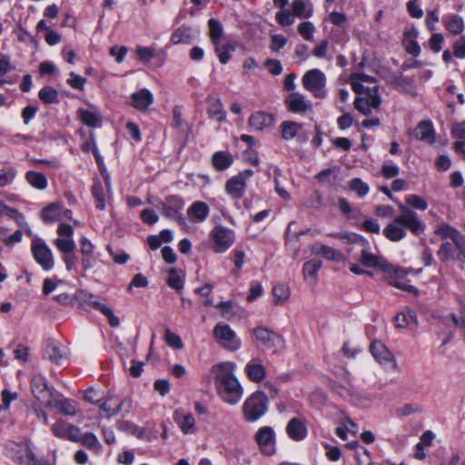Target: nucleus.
I'll list each match as a JSON object with an SVG mask.
<instances>
[{
    "label": "nucleus",
    "mask_w": 465,
    "mask_h": 465,
    "mask_svg": "<svg viewBox=\"0 0 465 465\" xmlns=\"http://www.w3.org/2000/svg\"><path fill=\"white\" fill-rule=\"evenodd\" d=\"M31 391L34 396L43 404H49L53 397L51 388L46 384L44 376L36 374L31 380Z\"/></svg>",
    "instance_id": "dca6fc26"
},
{
    "label": "nucleus",
    "mask_w": 465,
    "mask_h": 465,
    "mask_svg": "<svg viewBox=\"0 0 465 465\" xmlns=\"http://www.w3.org/2000/svg\"><path fill=\"white\" fill-rule=\"evenodd\" d=\"M435 233L442 240L450 239L455 246L456 261L465 262V236L463 234L447 223L439 225Z\"/></svg>",
    "instance_id": "423d86ee"
},
{
    "label": "nucleus",
    "mask_w": 465,
    "mask_h": 465,
    "mask_svg": "<svg viewBox=\"0 0 465 465\" xmlns=\"http://www.w3.org/2000/svg\"><path fill=\"white\" fill-rule=\"evenodd\" d=\"M31 251L35 262L45 271H51L54 266V261L51 249L41 239H35L31 243Z\"/></svg>",
    "instance_id": "1a4fd4ad"
},
{
    "label": "nucleus",
    "mask_w": 465,
    "mask_h": 465,
    "mask_svg": "<svg viewBox=\"0 0 465 465\" xmlns=\"http://www.w3.org/2000/svg\"><path fill=\"white\" fill-rule=\"evenodd\" d=\"M77 113L82 122L85 125L95 127L98 124L99 114L97 109L93 108L92 110H87L80 108Z\"/></svg>",
    "instance_id": "e433bc0d"
},
{
    "label": "nucleus",
    "mask_w": 465,
    "mask_h": 465,
    "mask_svg": "<svg viewBox=\"0 0 465 465\" xmlns=\"http://www.w3.org/2000/svg\"><path fill=\"white\" fill-rule=\"evenodd\" d=\"M93 308L99 311L104 314L109 322V325L113 328H116L120 325V321L117 316L114 315L113 310L107 305L101 303L100 302H93Z\"/></svg>",
    "instance_id": "c9c22d12"
},
{
    "label": "nucleus",
    "mask_w": 465,
    "mask_h": 465,
    "mask_svg": "<svg viewBox=\"0 0 465 465\" xmlns=\"http://www.w3.org/2000/svg\"><path fill=\"white\" fill-rule=\"evenodd\" d=\"M167 283L171 288L175 290H181L183 287V279L178 275L176 270L173 268L169 271Z\"/></svg>",
    "instance_id": "13d9d810"
},
{
    "label": "nucleus",
    "mask_w": 465,
    "mask_h": 465,
    "mask_svg": "<svg viewBox=\"0 0 465 465\" xmlns=\"http://www.w3.org/2000/svg\"><path fill=\"white\" fill-rule=\"evenodd\" d=\"M45 356L51 361L60 364L67 357V350L62 347L57 341L48 340L45 349Z\"/></svg>",
    "instance_id": "5701e85b"
},
{
    "label": "nucleus",
    "mask_w": 465,
    "mask_h": 465,
    "mask_svg": "<svg viewBox=\"0 0 465 465\" xmlns=\"http://www.w3.org/2000/svg\"><path fill=\"white\" fill-rule=\"evenodd\" d=\"M235 363L223 361L213 366L214 383L219 396L230 404L236 405L242 397L243 390L235 376Z\"/></svg>",
    "instance_id": "f257e3e1"
},
{
    "label": "nucleus",
    "mask_w": 465,
    "mask_h": 465,
    "mask_svg": "<svg viewBox=\"0 0 465 465\" xmlns=\"http://www.w3.org/2000/svg\"><path fill=\"white\" fill-rule=\"evenodd\" d=\"M67 84L74 89L84 90V84L86 83V79L76 74L74 72L69 74V78L67 79Z\"/></svg>",
    "instance_id": "052dcab7"
},
{
    "label": "nucleus",
    "mask_w": 465,
    "mask_h": 465,
    "mask_svg": "<svg viewBox=\"0 0 465 465\" xmlns=\"http://www.w3.org/2000/svg\"><path fill=\"white\" fill-rule=\"evenodd\" d=\"M400 213L394 217L391 223L383 229V234L391 242H399L406 235L403 228L410 230L413 234L420 235L425 230V223H422L416 213L400 205Z\"/></svg>",
    "instance_id": "f03ea898"
},
{
    "label": "nucleus",
    "mask_w": 465,
    "mask_h": 465,
    "mask_svg": "<svg viewBox=\"0 0 465 465\" xmlns=\"http://www.w3.org/2000/svg\"><path fill=\"white\" fill-rule=\"evenodd\" d=\"M339 171L340 168L338 166L324 169L316 175V179L321 183L332 184L337 180Z\"/></svg>",
    "instance_id": "58836bf2"
},
{
    "label": "nucleus",
    "mask_w": 465,
    "mask_h": 465,
    "mask_svg": "<svg viewBox=\"0 0 465 465\" xmlns=\"http://www.w3.org/2000/svg\"><path fill=\"white\" fill-rule=\"evenodd\" d=\"M212 163L214 169L225 171L232 164L233 157L229 152L219 151L213 153Z\"/></svg>",
    "instance_id": "c756f323"
},
{
    "label": "nucleus",
    "mask_w": 465,
    "mask_h": 465,
    "mask_svg": "<svg viewBox=\"0 0 465 465\" xmlns=\"http://www.w3.org/2000/svg\"><path fill=\"white\" fill-rule=\"evenodd\" d=\"M443 41L444 36L442 34L434 33L429 39V46L433 52L439 53L442 48Z\"/></svg>",
    "instance_id": "e2e57ef3"
},
{
    "label": "nucleus",
    "mask_w": 465,
    "mask_h": 465,
    "mask_svg": "<svg viewBox=\"0 0 465 465\" xmlns=\"http://www.w3.org/2000/svg\"><path fill=\"white\" fill-rule=\"evenodd\" d=\"M359 81L362 82V78L356 76L351 81L352 90L358 94L354 101V106L362 114L369 115L372 109L379 108L381 103L379 87H367L362 91L363 85ZM363 82L365 81L363 80Z\"/></svg>",
    "instance_id": "7ed1b4c3"
},
{
    "label": "nucleus",
    "mask_w": 465,
    "mask_h": 465,
    "mask_svg": "<svg viewBox=\"0 0 465 465\" xmlns=\"http://www.w3.org/2000/svg\"><path fill=\"white\" fill-rule=\"evenodd\" d=\"M165 214L170 218L175 219L179 224H185V219L181 214L177 205H165Z\"/></svg>",
    "instance_id": "680f3d73"
},
{
    "label": "nucleus",
    "mask_w": 465,
    "mask_h": 465,
    "mask_svg": "<svg viewBox=\"0 0 465 465\" xmlns=\"http://www.w3.org/2000/svg\"><path fill=\"white\" fill-rule=\"evenodd\" d=\"M39 98L45 104H53L58 102V93L53 87H44L39 91Z\"/></svg>",
    "instance_id": "09e8293b"
},
{
    "label": "nucleus",
    "mask_w": 465,
    "mask_h": 465,
    "mask_svg": "<svg viewBox=\"0 0 465 465\" xmlns=\"http://www.w3.org/2000/svg\"><path fill=\"white\" fill-rule=\"evenodd\" d=\"M350 188L352 192L356 193L359 197L365 196L369 192V186L361 180L355 178L350 183Z\"/></svg>",
    "instance_id": "6e6d98bb"
},
{
    "label": "nucleus",
    "mask_w": 465,
    "mask_h": 465,
    "mask_svg": "<svg viewBox=\"0 0 465 465\" xmlns=\"http://www.w3.org/2000/svg\"><path fill=\"white\" fill-rule=\"evenodd\" d=\"M253 333L257 341H259L268 350L278 351L284 348V339L282 336L266 328H255L253 330Z\"/></svg>",
    "instance_id": "f8f14e48"
},
{
    "label": "nucleus",
    "mask_w": 465,
    "mask_h": 465,
    "mask_svg": "<svg viewBox=\"0 0 465 465\" xmlns=\"http://www.w3.org/2000/svg\"><path fill=\"white\" fill-rule=\"evenodd\" d=\"M234 307L235 304L232 301L220 302L216 305V308L221 310L223 316L226 319H230L232 315L235 314V312H233Z\"/></svg>",
    "instance_id": "0e129e2a"
},
{
    "label": "nucleus",
    "mask_w": 465,
    "mask_h": 465,
    "mask_svg": "<svg viewBox=\"0 0 465 465\" xmlns=\"http://www.w3.org/2000/svg\"><path fill=\"white\" fill-rule=\"evenodd\" d=\"M312 252L330 261L339 260L341 256V252L335 251L333 248L318 242L312 245Z\"/></svg>",
    "instance_id": "72a5a7b5"
},
{
    "label": "nucleus",
    "mask_w": 465,
    "mask_h": 465,
    "mask_svg": "<svg viewBox=\"0 0 465 465\" xmlns=\"http://www.w3.org/2000/svg\"><path fill=\"white\" fill-rule=\"evenodd\" d=\"M61 205H46L42 211V218L45 222H54L61 220Z\"/></svg>",
    "instance_id": "a19ab883"
},
{
    "label": "nucleus",
    "mask_w": 465,
    "mask_h": 465,
    "mask_svg": "<svg viewBox=\"0 0 465 465\" xmlns=\"http://www.w3.org/2000/svg\"><path fill=\"white\" fill-rule=\"evenodd\" d=\"M292 12L294 16L301 19L310 18L313 14V7L310 0H293Z\"/></svg>",
    "instance_id": "bb28decb"
},
{
    "label": "nucleus",
    "mask_w": 465,
    "mask_h": 465,
    "mask_svg": "<svg viewBox=\"0 0 465 465\" xmlns=\"http://www.w3.org/2000/svg\"><path fill=\"white\" fill-rule=\"evenodd\" d=\"M450 132L457 140H465V121L454 124Z\"/></svg>",
    "instance_id": "774afa93"
},
{
    "label": "nucleus",
    "mask_w": 465,
    "mask_h": 465,
    "mask_svg": "<svg viewBox=\"0 0 465 465\" xmlns=\"http://www.w3.org/2000/svg\"><path fill=\"white\" fill-rule=\"evenodd\" d=\"M441 22L445 29L453 35H461L465 30L464 19L458 14L444 15Z\"/></svg>",
    "instance_id": "4be33fe9"
},
{
    "label": "nucleus",
    "mask_w": 465,
    "mask_h": 465,
    "mask_svg": "<svg viewBox=\"0 0 465 465\" xmlns=\"http://www.w3.org/2000/svg\"><path fill=\"white\" fill-rule=\"evenodd\" d=\"M287 44V38L282 35H271L270 49L272 52L278 53Z\"/></svg>",
    "instance_id": "bf43d9fd"
},
{
    "label": "nucleus",
    "mask_w": 465,
    "mask_h": 465,
    "mask_svg": "<svg viewBox=\"0 0 465 465\" xmlns=\"http://www.w3.org/2000/svg\"><path fill=\"white\" fill-rule=\"evenodd\" d=\"M370 351L372 356L382 365L393 370L397 368V362L392 353L379 341L371 343Z\"/></svg>",
    "instance_id": "f3484780"
},
{
    "label": "nucleus",
    "mask_w": 465,
    "mask_h": 465,
    "mask_svg": "<svg viewBox=\"0 0 465 465\" xmlns=\"http://www.w3.org/2000/svg\"><path fill=\"white\" fill-rule=\"evenodd\" d=\"M395 325L399 328H405L409 326H417L418 319L416 313L411 310L400 312L394 317Z\"/></svg>",
    "instance_id": "2f4dec72"
},
{
    "label": "nucleus",
    "mask_w": 465,
    "mask_h": 465,
    "mask_svg": "<svg viewBox=\"0 0 465 465\" xmlns=\"http://www.w3.org/2000/svg\"><path fill=\"white\" fill-rule=\"evenodd\" d=\"M207 113L210 118L215 119L219 123L223 122L226 118V113L223 109V103L219 98L210 99Z\"/></svg>",
    "instance_id": "7c9ffc66"
},
{
    "label": "nucleus",
    "mask_w": 465,
    "mask_h": 465,
    "mask_svg": "<svg viewBox=\"0 0 465 465\" xmlns=\"http://www.w3.org/2000/svg\"><path fill=\"white\" fill-rule=\"evenodd\" d=\"M274 118L272 114L264 112H256L249 118V125L252 130L262 131L264 128L273 124Z\"/></svg>",
    "instance_id": "393cba45"
},
{
    "label": "nucleus",
    "mask_w": 465,
    "mask_h": 465,
    "mask_svg": "<svg viewBox=\"0 0 465 465\" xmlns=\"http://www.w3.org/2000/svg\"><path fill=\"white\" fill-rule=\"evenodd\" d=\"M164 340L167 345L173 349L181 350L183 347V343L180 336L172 332L168 328L165 330Z\"/></svg>",
    "instance_id": "603ef678"
},
{
    "label": "nucleus",
    "mask_w": 465,
    "mask_h": 465,
    "mask_svg": "<svg viewBox=\"0 0 465 465\" xmlns=\"http://www.w3.org/2000/svg\"><path fill=\"white\" fill-rule=\"evenodd\" d=\"M110 400L111 399L107 400L106 401L103 402L100 405V411L102 413H104L106 417H112V416L117 414L122 410V408L124 407V405L125 403V401H123L119 404H117L116 406L113 407L109 403Z\"/></svg>",
    "instance_id": "864d4df0"
},
{
    "label": "nucleus",
    "mask_w": 465,
    "mask_h": 465,
    "mask_svg": "<svg viewBox=\"0 0 465 465\" xmlns=\"http://www.w3.org/2000/svg\"><path fill=\"white\" fill-rule=\"evenodd\" d=\"M6 456L17 464L27 465H50L49 462L42 458H37L30 447V441L10 440L5 444Z\"/></svg>",
    "instance_id": "20e7f679"
},
{
    "label": "nucleus",
    "mask_w": 465,
    "mask_h": 465,
    "mask_svg": "<svg viewBox=\"0 0 465 465\" xmlns=\"http://www.w3.org/2000/svg\"><path fill=\"white\" fill-rule=\"evenodd\" d=\"M418 35V30L415 28H411L404 33L402 40L406 52L413 55L414 57L419 56L420 54V47L418 42L416 41Z\"/></svg>",
    "instance_id": "a878e982"
},
{
    "label": "nucleus",
    "mask_w": 465,
    "mask_h": 465,
    "mask_svg": "<svg viewBox=\"0 0 465 465\" xmlns=\"http://www.w3.org/2000/svg\"><path fill=\"white\" fill-rule=\"evenodd\" d=\"M245 371L248 378L254 382L261 381L265 377V368L257 360L250 361L245 366Z\"/></svg>",
    "instance_id": "cd10ccee"
},
{
    "label": "nucleus",
    "mask_w": 465,
    "mask_h": 465,
    "mask_svg": "<svg viewBox=\"0 0 465 465\" xmlns=\"http://www.w3.org/2000/svg\"><path fill=\"white\" fill-rule=\"evenodd\" d=\"M242 409L244 420L255 422L268 411V398L263 391H257L245 400Z\"/></svg>",
    "instance_id": "39448f33"
},
{
    "label": "nucleus",
    "mask_w": 465,
    "mask_h": 465,
    "mask_svg": "<svg viewBox=\"0 0 465 465\" xmlns=\"http://www.w3.org/2000/svg\"><path fill=\"white\" fill-rule=\"evenodd\" d=\"M74 299L78 302L81 306H91L93 308V302H96L94 294L87 292L84 290H78L74 293Z\"/></svg>",
    "instance_id": "8fccbe9b"
},
{
    "label": "nucleus",
    "mask_w": 465,
    "mask_h": 465,
    "mask_svg": "<svg viewBox=\"0 0 465 465\" xmlns=\"http://www.w3.org/2000/svg\"><path fill=\"white\" fill-rule=\"evenodd\" d=\"M173 420L183 434H193L196 432L195 419L192 413H182L176 411Z\"/></svg>",
    "instance_id": "b1692460"
},
{
    "label": "nucleus",
    "mask_w": 465,
    "mask_h": 465,
    "mask_svg": "<svg viewBox=\"0 0 465 465\" xmlns=\"http://www.w3.org/2000/svg\"><path fill=\"white\" fill-rule=\"evenodd\" d=\"M303 87L311 92L317 98H325L327 91L325 89L326 77L319 69H312L305 73L302 79Z\"/></svg>",
    "instance_id": "0eeeda50"
},
{
    "label": "nucleus",
    "mask_w": 465,
    "mask_h": 465,
    "mask_svg": "<svg viewBox=\"0 0 465 465\" xmlns=\"http://www.w3.org/2000/svg\"><path fill=\"white\" fill-rule=\"evenodd\" d=\"M213 47L220 63L223 64H226L229 62L231 59V54L235 51V45L230 42L223 45L220 42L214 45Z\"/></svg>",
    "instance_id": "473e14b6"
},
{
    "label": "nucleus",
    "mask_w": 465,
    "mask_h": 465,
    "mask_svg": "<svg viewBox=\"0 0 465 465\" xmlns=\"http://www.w3.org/2000/svg\"><path fill=\"white\" fill-rule=\"evenodd\" d=\"M275 19L282 26H287L294 23V15L288 9H281L276 13Z\"/></svg>",
    "instance_id": "3c124183"
},
{
    "label": "nucleus",
    "mask_w": 465,
    "mask_h": 465,
    "mask_svg": "<svg viewBox=\"0 0 465 465\" xmlns=\"http://www.w3.org/2000/svg\"><path fill=\"white\" fill-rule=\"evenodd\" d=\"M413 135L416 139L424 141L429 144L435 142V130L430 121L424 120L418 124L413 130Z\"/></svg>",
    "instance_id": "412c9836"
},
{
    "label": "nucleus",
    "mask_w": 465,
    "mask_h": 465,
    "mask_svg": "<svg viewBox=\"0 0 465 465\" xmlns=\"http://www.w3.org/2000/svg\"><path fill=\"white\" fill-rule=\"evenodd\" d=\"M25 179L29 184L38 190H44L47 186V179L43 173L29 171L25 174Z\"/></svg>",
    "instance_id": "ea45409f"
},
{
    "label": "nucleus",
    "mask_w": 465,
    "mask_h": 465,
    "mask_svg": "<svg viewBox=\"0 0 465 465\" xmlns=\"http://www.w3.org/2000/svg\"><path fill=\"white\" fill-rule=\"evenodd\" d=\"M314 31V25L309 21L302 22L298 25L299 34L307 41H312L313 39Z\"/></svg>",
    "instance_id": "5fc2aeb1"
},
{
    "label": "nucleus",
    "mask_w": 465,
    "mask_h": 465,
    "mask_svg": "<svg viewBox=\"0 0 465 465\" xmlns=\"http://www.w3.org/2000/svg\"><path fill=\"white\" fill-rule=\"evenodd\" d=\"M281 139L284 142H288L293 139H297L301 143L308 141V135H302V124L293 121H283L279 125Z\"/></svg>",
    "instance_id": "2eb2a0df"
},
{
    "label": "nucleus",
    "mask_w": 465,
    "mask_h": 465,
    "mask_svg": "<svg viewBox=\"0 0 465 465\" xmlns=\"http://www.w3.org/2000/svg\"><path fill=\"white\" fill-rule=\"evenodd\" d=\"M154 97L153 93L146 89H141L131 95V104L139 111H145L153 104Z\"/></svg>",
    "instance_id": "aec40b11"
},
{
    "label": "nucleus",
    "mask_w": 465,
    "mask_h": 465,
    "mask_svg": "<svg viewBox=\"0 0 465 465\" xmlns=\"http://www.w3.org/2000/svg\"><path fill=\"white\" fill-rule=\"evenodd\" d=\"M54 243L64 254L74 252L75 249V242L72 238H57Z\"/></svg>",
    "instance_id": "49530a36"
},
{
    "label": "nucleus",
    "mask_w": 465,
    "mask_h": 465,
    "mask_svg": "<svg viewBox=\"0 0 465 465\" xmlns=\"http://www.w3.org/2000/svg\"><path fill=\"white\" fill-rule=\"evenodd\" d=\"M210 238L213 242V252L223 253L233 244L235 235L232 230L217 225L211 231Z\"/></svg>",
    "instance_id": "6e6552de"
},
{
    "label": "nucleus",
    "mask_w": 465,
    "mask_h": 465,
    "mask_svg": "<svg viewBox=\"0 0 465 465\" xmlns=\"http://www.w3.org/2000/svg\"><path fill=\"white\" fill-rule=\"evenodd\" d=\"M437 255L441 262H447L449 260H456L454 249L450 242H444L440 244Z\"/></svg>",
    "instance_id": "a18cd8bd"
},
{
    "label": "nucleus",
    "mask_w": 465,
    "mask_h": 465,
    "mask_svg": "<svg viewBox=\"0 0 465 465\" xmlns=\"http://www.w3.org/2000/svg\"><path fill=\"white\" fill-rule=\"evenodd\" d=\"M286 433L294 441L305 440L308 435L305 420L297 417L292 418L286 425Z\"/></svg>",
    "instance_id": "a211bd4d"
},
{
    "label": "nucleus",
    "mask_w": 465,
    "mask_h": 465,
    "mask_svg": "<svg viewBox=\"0 0 465 465\" xmlns=\"http://www.w3.org/2000/svg\"><path fill=\"white\" fill-rule=\"evenodd\" d=\"M68 427L64 421L58 420L52 425V431L56 437L66 438L68 432Z\"/></svg>",
    "instance_id": "69168bd1"
},
{
    "label": "nucleus",
    "mask_w": 465,
    "mask_h": 465,
    "mask_svg": "<svg viewBox=\"0 0 465 465\" xmlns=\"http://www.w3.org/2000/svg\"><path fill=\"white\" fill-rule=\"evenodd\" d=\"M213 337L220 345L230 351H237L241 347V341L228 324L217 323L213 329Z\"/></svg>",
    "instance_id": "9d476101"
},
{
    "label": "nucleus",
    "mask_w": 465,
    "mask_h": 465,
    "mask_svg": "<svg viewBox=\"0 0 465 465\" xmlns=\"http://www.w3.org/2000/svg\"><path fill=\"white\" fill-rule=\"evenodd\" d=\"M255 441L265 455H272L275 452L276 435L270 426L261 427L255 433Z\"/></svg>",
    "instance_id": "ddd939ff"
},
{
    "label": "nucleus",
    "mask_w": 465,
    "mask_h": 465,
    "mask_svg": "<svg viewBox=\"0 0 465 465\" xmlns=\"http://www.w3.org/2000/svg\"><path fill=\"white\" fill-rule=\"evenodd\" d=\"M351 242L361 247L360 262L363 266L376 268L381 265V258L370 252L369 242L364 238L354 234L351 236Z\"/></svg>",
    "instance_id": "4468645a"
},
{
    "label": "nucleus",
    "mask_w": 465,
    "mask_h": 465,
    "mask_svg": "<svg viewBox=\"0 0 465 465\" xmlns=\"http://www.w3.org/2000/svg\"><path fill=\"white\" fill-rule=\"evenodd\" d=\"M322 263L319 259H312L306 262L302 267V273L305 278L315 277Z\"/></svg>",
    "instance_id": "c03bdc74"
},
{
    "label": "nucleus",
    "mask_w": 465,
    "mask_h": 465,
    "mask_svg": "<svg viewBox=\"0 0 465 465\" xmlns=\"http://www.w3.org/2000/svg\"><path fill=\"white\" fill-rule=\"evenodd\" d=\"M193 30L189 26H180L177 28L171 36V42L173 45L179 44H191L193 41Z\"/></svg>",
    "instance_id": "c85d7f7f"
},
{
    "label": "nucleus",
    "mask_w": 465,
    "mask_h": 465,
    "mask_svg": "<svg viewBox=\"0 0 465 465\" xmlns=\"http://www.w3.org/2000/svg\"><path fill=\"white\" fill-rule=\"evenodd\" d=\"M208 205H191L187 210L188 217L195 223L203 222L208 215Z\"/></svg>",
    "instance_id": "4c0bfd02"
},
{
    "label": "nucleus",
    "mask_w": 465,
    "mask_h": 465,
    "mask_svg": "<svg viewBox=\"0 0 465 465\" xmlns=\"http://www.w3.org/2000/svg\"><path fill=\"white\" fill-rule=\"evenodd\" d=\"M80 442L95 453H100L102 451V446L99 443L97 437L92 432L84 434Z\"/></svg>",
    "instance_id": "79ce46f5"
},
{
    "label": "nucleus",
    "mask_w": 465,
    "mask_h": 465,
    "mask_svg": "<svg viewBox=\"0 0 465 465\" xmlns=\"http://www.w3.org/2000/svg\"><path fill=\"white\" fill-rule=\"evenodd\" d=\"M453 55L457 58H465V36H460L453 44Z\"/></svg>",
    "instance_id": "338daca9"
},
{
    "label": "nucleus",
    "mask_w": 465,
    "mask_h": 465,
    "mask_svg": "<svg viewBox=\"0 0 465 465\" xmlns=\"http://www.w3.org/2000/svg\"><path fill=\"white\" fill-rule=\"evenodd\" d=\"M253 175L252 169H246L230 178L225 184L227 193L233 200L241 199L245 192L246 181Z\"/></svg>",
    "instance_id": "9b49d317"
},
{
    "label": "nucleus",
    "mask_w": 465,
    "mask_h": 465,
    "mask_svg": "<svg viewBox=\"0 0 465 465\" xmlns=\"http://www.w3.org/2000/svg\"><path fill=\"white\" fill-rule=\"evenodd\" d=\"M285 103L287 104V108L290 112L294 114H305L310 108V103L305 99V96L299 93H292L290 94L286 99Z\"/></svg>",
    "instance_id": "6ab92c4d"
},
{
    "label": "nucleus",
    "mask_w": 465,
    "mask_h": 465,
    "mask_svg": "<svg viewBox=\"0 0 465 465\" xmlns=\"http://www.w3.org/2000/svg\"><path fill=\"white\" fill-rule=\"evenodd\" d=\"M208 35L212 44L214 45L221 42V38L223 35V28L222 24L212 18L208 21Z\"/></svg>",
    "instance_id": "f704fd0d"
},
{
    "label": "nucleus",
    "mask_w": 465,
    "mask_h": 465,
    "mask_svg": "<svg viewBox=\"0 0 465 465\" xmlns=\"http://www.w3.org/2000/svg\"><path fill=\"white\" fill-rule=\"evenodd\" d=\"M15 176L16 172L14 168L0 169V187L10 184Z\"/></svg>",
    "instance_id": "4d7b16f0"
},
{
    "label": "nucleus",
    "mask_w": 465,
    "mask_h": 465,
    "mask_svg": "<svg viewBox=\"0 0 465 465\" xmlns=\"http://www.w3.org/2000/svg\"><path fill=\"white\" fill-rule=\"evenodd\" d=\"M56 408L61 413L66 416H74L76 414L75 402L72 400H62L56 402Z\"/></svg>",
    "instance_id": "de8ad7c7"
},
{
    "label": "nucleus",
    "mask_w": 465,
    "mask_h": 465,
    "mask_svg": "<svg viewBox=\"0 0 465 465\" xmlns=\"http://www.w3.org/2000/svg\"><path fill=\"white\" fill-rule=\"evenodd\" d=\"M276 304L283 303L290 296V289L286 284L278 283L272 289Z\"/></svg>",
    "instance_id": "37998d69"
}]
</instances>
